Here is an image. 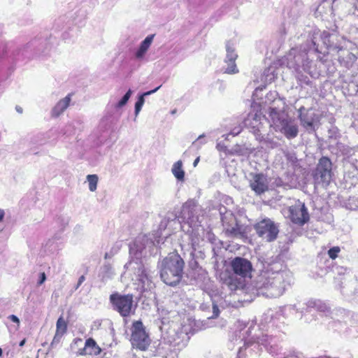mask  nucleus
I'll list each match as a JSON object with an SVG mask.
<instances>
[{"instance_id":"obj_35","label":"nucleus","mask_w":358,"mask_h":358,"mask_svg":"<svg viewBox=\"0 0 358 358\" xmlns=\"http://www.w3.org/2000/svg\"><path fill=\"white\" fill-rule=\"evenodd\" d=\"M4 215H5L4 210L2 209H0V222L3 221Z\"/></svg>"},{"instance_id":"obj_11","label":"nucleus","mask_w":358,"mask_h":358,"mask_svg":"<svg viewBox=\"0 0 358 358\" xmlns=\"http://www.w3.org/2000/svg\"><path fill=\"white\" fill-rule=\"evenodd\" d=\"M288 217L291 221L300 226L303 225L309 220V214L304 203L297 201L289 208Z\"/></svg>"},{"instance_id":"obj_1","label":"nucleus","mask_w":358,"mask_h":358,"mask_svg":"<svg viewBox=\"0 0 358 358\" xmlns=\"http://www.w3.org/2000/svg\"><path fill=\"white\" fill-rule=\"evenodd\" d=\"M292 275L289 271L282 269L280 263L269 264L258 277L255 287L257 294L268 298L281 296L286 287L290 285Z\"/></svg>"},{"instance_id":"obj_39","label":"nucleus","mask_w":358,"mask_h":358,"mask_svg":"<svg viewBox=\"0 0 358 358\" xmlns=\"http://www.w3.org/2000/svg\"><path fill=\"white\" fill-rule=\"evenodd\" d=\"M199 162V157H197L196 159H195V160L193 162V166L195 167L197 166L198 163Z\"/></svg>"},{"instance_id":"obj_14","label":"nucleus","mask_w":358,"mask_h":358,"mask_svg":"<svg viewBox=\"0 0 358 358\" xmlns=\"http://www.w3.org/2000/svg\"><path fill=\"white\" fill-rule=\"evenodd\" d=\"M250 186L257 194H261L268 189L266 179L263 174H255Z\"/></svg>"},{"instance_id":"obj_10","label":"nucleus","mask_w":358,"mask_h":358,"mask_svg":"<svg viewBox=\"0 0 358 358\" xmlns=\"http://www.w3.org/2000/svg\"><path fill=\"white\" fill-rule=\"evenodd\" d=\"M332 163L327 157L320 159L314 173V178L318 182L328 184L332 175Z\"/></svg>"},{"instance_id":"obj_5","label":"nucleus","mask_w":358,"mask_h":358,"mask_svg":"<svg viewBox=\"0 0 358 358\" xmlns=\"http://www.w3.org/2000/svg\"><path fill=\"white\" fill-rule=\"evenodd\" d=\"M201 207L194 200H189L182 206L180 218L189 225L192 229L197 228L201 222Z\"/></svg>"},{"instance_id":"obj_20","label":"nucleus","mask_w":358,"mask_h":358,"mask_svg":"<svg viewBox=\"0 0 358 358\" xmlns=\"http://www.w3.org/2000/svg\"><path fill=\"white\" fill-rule=\"evenodd\" d=\"M327 308V305L320 300L310 299L306 303V309L308 310L315 309L320 312H325Z\"/></svg>"},{"instance_id":"obj_31","label":"nucleus","mask_w":358,"mask_h":358,"mask_svg":"<svg viewBox=\"0 0 358 358\" xmlns=\"http://www.w3.org/2000/svg\"><path fill=\"white\" fill-rule=\"evenodd\" d=\"M46 280V275L44 272L40 273L38 285H41Z\"/></svg>"},{"instance_id":"obj_47","label":"nucleus","mask_w":358,"mask_h":358,"mask_svg":"<svg viewBox=\"0 0 358 358\" xmlns=\"http://www.w3.org/2000/svg\"><path fill=\"white\" fill-rule=\"evenodd\" d=\"M285 358H289V357H285Z\"/></svg>"},{"instance_id":"obj_28","label":"nucleus","mask_w":358,"mask_h":358,"mask_svg":"<svg viewBox=\"0 0 358 358\" xmlns=\"http://www.w3.org/2000/svg\"><path fill=\"white\" fill-rule=\"evenodd\" d=\"M340 251L341 249L339 247H333L330 248L328 251L329 257L332 259H335L338 257V254Z\"/></svg>"},{"instance_id":"obj_30","label":"nucleus","mask_w":358,"mask_h":358,"mask_svg":"<svg viewBox=\"0 0 358 358\" xmlns=\"http://www.w3.org/2000/svg\"><path fill=\"white\" fill-rule=\"evenodd\" d=\"M213 315L212 316L213 318H215V317H218V315L220 314L219 308L214 302L213 303Z\"/></svg>"},{"instance_id":"obj_17","label":"nucleus","mask_w":358,"mask_h":358,"mask_svg":"<svg viewBox=\"0 0 358 358\" xmlns=\"http://www.w3.org/2000/svg\"><path fill=\"white\" fill-rule=\"evenodd\" d=\"M71 101V94H68L64 99L59 100L51 110V116L57 117L62 114L69 107Z\"/></svg>"},{"instance_id":"obj_13","label":"nucleus","mask_w":358,"mask_h":358,"mask_svg":"<svg viewBox=\"0 0 358 358\" xmlns=\"http://www.w3.org/2000/svg\"><path fill=\"white\" fill-rule=\"evenodd\" d=\"M187 334L182 331L171 330L168 332V342L178 350L184 348L189 341Z\"/></svg>"},{"instance_id":"obj_22","label":"nucleus","mask_w":358,"mask_h":358,"mask_svg":"<svg viewBox=\"0 0 358 358\" xmlns=\"http://www.w3.org/2000/svg\"><path fill=\"white\" fill-rule=\"evenodd\" d=\"M227 55L224 62L236 61L238 58V55L235 51L234 44L231 41H227L226 43Z\"/></svg>"},{"instance_id":"obj_33","label":"nucleus","mask_w":358,"mask_h":358,"mask_svg":"<svg viewBox=\"0 0 358 358\" xmlns=\"http://www.w3.org/2000/svg\"><path fill=\"white\" fill-rule=\"evenodd\" d=\"M85 278L84 275H81L79 279H78V283L76 286V289H77L80 285L81 284L85 281Z\"/></svg>"},{"instance_id":"obj_12","label":"nucleus","mask_w":358,"mask_h":358,"mask_svg":"<svg viewBox=\"0 0 358 358\" xmlns=\"http://www.w3.org/2000/svg\"><path fill=\"white\" fill-rule=\"evenodd\" d=\"M124 267L130 273L132 280L138 281L143 285L148 281V275L142 262L131 260L126 264Z\"/></svg>"},{"instance_id":"obj_44","label":"nucleus","mask_w":358,"mask_h":358,"mask_svg":"<svg viewBox=\"0 0 358 358\" xmlns=\"http://www.w3.org/2000/svg\"><path fill=\"white\" fill-rule=\"evenodd\" d=\"M110 257L108 256V253H106L105 255V258L107 259V258H109Z\"/></svg>"},{"instance_id":"obj_7","label":"nucleus","mask_w":358,"mask_h":358,"mask_svg":"<svg viewBox=\"0 0 358 358\" xmlns=\"http://www.w3.org/2000/svg\"><path fill=\"white\" fill-rule=\"evenodd\" d=\"M131 331V342L132 345L141 350H146L150 345V339L142 322L136 321L134 322Z\"/></svg>"},{"instance_id":"obj_40","label":"nucleus","mask_w":358,"mask_h":358,"mask_svg":"<svg viewBox=\"0 0 358 358\" xmlns=\"http://www.w3.org/2000/svg\"><path fill=\"white\" fill-rule=\"evenodd\" d=\"M15 109H16L17 112H18L19 113H22V108L20 106H17L15 107Z\"/></svg>"},{"instance_id":"obj_34","label":"nucleus","mask_w":358,"mask_h":358,"mask_svg":"<svg viewBox=\"0 0 358 358\" xmlns=\"http://www.w3.org/2000/svg\"><path fill=\"white\" fill-rule=\"evenodd\" d=\"M241 131V127H236L234 128L232 131H231V134H233L234 136H236L237 134H238Z\"/></svg>"},{"instance_id":"obj_29","label":"nucleus","mask_w":358,"mask_h":358,"mask_svg":"<svg viewBox=\"0 0 358 358\" xmlns=\"http://www.w3.org/2000/svg\"><path fill=\"white\" fill-rule=\"evenodd\" d=\"M64 334L60 333H55V335L53 338V340L51 343V345L53 346L54 345H56L60 342V340Z\"/></svg>"},{"instance_id":"obj_9","label":"nucleus","mask_w":358,"mask_h":358,"mask_svg":"<svg viewBox=\"0 0 358 358\" xmlns=\"http://www.w3.org/2000/svg\"><path fill=\"white\" fill-rule=\"evenodd\" d=\"M258 236L267 242L276 239L279 230L275 224L270 219H264L255 225Z\"/></svg>"},{"instance_id":"obj_3","label":"nucleus","mask_w":358,"mask_h":358,"mask_svg":"<svg viewBox=\"0 0 358 358\" xmlns=\"http://www.w3.org/2000/svg\"><path fill=\"white\" fill-rule=\"evenodd\" d=\"M269 116L274 128L288 139H292L299 134V127L294 120L289 117L284 110L276 108H270Z\"/></svg>"},{"instance_id":"obj_37","label":"nucleus","mask_w":358,"mask_h":358,"mask_svg":"<svg viewBox=\"0 0 358 358\" xmlns=\"http://www.w3.org/2000/svg\"><path fill=\"white\" fill-rule=\"evenodd\" d=\"M152 94V93L151 92V91H148V92H145L144 93H143L141 95L145 98V96H149V95H151Z\"/></svg>"},{"instance_id":"obj_21","label":"nucleus","mask_w":358,"mask_h":358,"mask_svg":"<svg viewBox=\"0 0 358 358\" xmlns=\"http://www.w3.org/2000/svg\"><path fill=\"white\" fill-rule=\"evenodd\" d=\"M296 52L297 50L294 48L291 49L287 55V64L289 68L296 69V66H298L301 62V57L296 55Z\"/></svg>"},{"instance_id":"obj_23","label":"nucleus","mask_w":358,"mask_h":358,"mask_svg":"<svg viewBox=\"0 0 358 358\" xmlns=\"http://www.w3.org/2000/svg\"><path fill=\"white\" fill-rule=\"evenodd\" d=\"M225 66L223 67L224 73L227 74H235L238 72V69L236 64V61L233 62H224Z\"/></svg>"},{"instance_id":"obj_2","label":"nucleus","mask_w":358,"mask_h":358,"mask_svg":"<svg viewBox=\"0 0 358 358\" xmlns=\"http://www.w3.org/2000/svg\"><path fill=\"white\" fill-rule=\"evenodd\" d=\"M185 262L177 252H171L159 264L160 278L169 286H176L183 275Z\"/></svg>"},{"instance_id":"obj_16","label":"nucleus","mask_w":358,"mask_h":358,"mask_svg":"<svg viewBox=\"0 0 358 358\" xmlns=\"http://www.w3.org/2000/svg\"><path fill=\"white\" fill-rule=\"evenodd\" d=\"M101 352V348L93 338H88L85 341V347L80 350L81 355H98Z\"/></svg>"},{"instance_id":"obj_45","label":"nucleus","mask_w":358,"mask_h":358,"mask_svg":"<svg viewBox=\"0 0 358 358\" xmlns=\"http://www.w3.org/2000/svg\"><path fill=\"white\" fill-rule=\"evenodd\" d=\"M2 353H3L2 350H1V348H0V357L2 355Z\"/></svg>"},{"instance_id":"obj_38","label":"nucleus","mask_w":358,"mask_h":358,"mask_svg":"<svg viewBox=\"0 0 358 358\" xmlns=\"http://www.w3.org/2000/svg\"><path fill=\"white\" fill-rule=\"evenodd\" d=\"M83 340L81 338H76L74 340V343L76 345H78L79 343H82Z\"/></svg>"},{"instance_id":"obj_19","label":"nucleus","mask_w":358,"mask_h":358,"mask_svg":"<svg viewBox=\"0 0 358 358\" xmlns=\"http://www.w3.org/2000/svg\"><path fill=\"white\" fill-rule=\"evenodd\" d=\"M171 172L178 181H183L185 179V171L182 169V162L178 160L172 166Z\"/></svg>"},{"instance_id":"obj_18","label":"nucleus","mask_w":358,"mask_h":358,"mask_svg":"<svg viewBox=\"0 0 358 358\" xmlns=\"http://www.w3.org/2000/svg\"><path fill=\"white\" fill-rule=\"evenodd\" d=\"M153 38L154 35H149L141 43L139 48L136 52V57L137 59H140L144 57L151 45Z\"/></svg>"},{"instance_id":"obj_41","label":"nucleus","mask_w":358,"mask_h":358,"mask_svg":"<svg viewBox=\"0 0 358 358\" xmlns=\"http://www.w3.org/2000/svg\"><path fill=\"white\" fill-rule=\"evenodd\" d=\"M25 343H26V339L24 338V339H23L22 341H21L20 342L19 345H20V347H22V346H24V345L25 344Z\"/></svg>"},{"instance_id":"obj_46","label":"nucleus","mask_w":358,"mask_h":358,"mask_svg":"<svg viewBox=\"0 0 358 358\" xmlns=\"http://www.w3.org/2000/svg\"><path fill=\"white\" fill-rule=\"evenodd\" d=\"M150 355H151V356H155V355H156V354H155L154 352H152V353H151V354H150Z\"/></svg>"},{"instance_id":"obj_15","label":"nucleus","mask_w":358,"mask_h":358,"mask_svg":"<svg viewBox=\"0 0 358 358\" xmlns=\"http://www.w3.org/2000/svg\"><path fill=\"white\" fill-rule=\"evenodd\" d=\"M306 110L305 107L301 106L298 112L299 113V117L300 119L301 124L308 129L312 128L313 126V122L315 120L316 115L311 111V110H308L306 113L304 111Z\"/></svg>"},{"instance_id":"obj_25","label":"nucleus","mask_w":358,"mask_h":358,"mask_svg":"<svg viewBox=\"0 0 358 358\" xmlns=\"http://www.w3.org/2000/svg\"><path fill=\"white\" fill-rule=\"evenodd\" d=\"M57 333L64 334L66 331V323L61 317L57 321Z\"/></svg>"},{"instance_id":"obj_26","label":"nucleus","mask_w":358,"mask_h":358,"mask_svg":"<svg viewBox=\"0 0 358 358\" xmlns=\"http://www.w3.org/2000/svg\"><path fill=\"white\" fill-rule=\"evenodd\" d=\"M144 103H145V98L142 95H140L139 97L138 98L137 101L135 103V115H136V117L140 113Z\"/></svg>"},{"instance_id":"obj_8","label":"nucleus","mask_w":358,"mask_h":358,"mask_svg":"<svg viewBox=\"0 0 358 358\" xmlns=\"http://www.w3.org/2000/svg\"><path fill=\"white\" fill-rule=\"evenodd\" d=\"M222 222L224 232L228 237L241 238L244 236L243 227L238 223L232 213H226L222 217Z\"/></svg>"},{"instance_id":"obj_24","label":"nucleus","mask_w":358,"mask_h":358,"mask_svg":"<svg viewBox=\"0 0 358 358\" xmlns=\"http://www.w3.org/2000/svg\"><path fill=\"white\" fill-rule=\"evenodd\" d=\"M87 180L89 182V189L91 192H94L97 187L98 176L96 175H88Z\"/></svg>"},{"instance_id":"obj_43","label":"nucleus","mask_w":358,"mask_h":358,"mask_svg":"<svg viewBox=\"0 0 358 358\" xmlns=\"http://www.w3.org/2000/svg\"><path fill=\"white\" fill-rule=\"evenodd\" d=\"M160 87H161V85H159V87H156V88H155V89H154V90H150V91H151V92H152V94H154V93H155V92H157V91L160 88Z\"/></svg>"},{"instance_id":"obj_6","label":"nucleus","mask_w":358,"mask_h":358,"mask_svg":"<svg viewBox=\"0 0 358 358\" xmlns=\"http://www.w3.org/2000/svg\"><path fill=\"white\" fill-rule=\"evenodd\" d=\"M110 300L113 309L117 311L122 317H129L134 313L133 295L113 294L110 296Z\"/></svg>"},{"instance_id":"obj_27","label":"nucleus","mask_w":358,"mask_h":358,"mask_svg":"<svg viewBox=\"0 0 358 358\" xmlns=\"http://www.w3.org/2000/svg\"><path fill=\"white\" fill-rule=\"evenodd\" d=\"M131 94H132V91L131 90H129L127 91V92L121 99V100L117 103V107L121 108V107L124 106L129 101Z\"/></svg>"},{"instance_id":"obj_4","label":"nucleus","mask_w":358,"mask_h":358,"mask_svg":"<svg viewBox=\"0 0 358 358\" xmlns=\"http://www.w3.org/2000/svg\"><path fill=\"white\" fill-rule=\"evenodd\" d=\"M231 267L234 273L241 278L238 279L236 276H229L225 279L224 284L231 291L242 289L245 285L244 278L250 277L252 269V264L245 258L236 257L231 262Z\"/></svg>"},{"instance_id":"obj_42","label":"nucleus","mask_w":358,"mask_h":358,"mask_svg":"<svg viewBox=\"0 0 358 358\" xmlns=\"http://www.w3.org/2000/svg\"><path fill=\"white\" fill-rule=\"evenodd\" d=\"M104 269H106V271L107 272H110V271H111V267H110V266H104Z\"/></svg>"},{"instance_id":"obj_32","label":"nucleus","mask_w":358,"mask_h":358,"mask_svg":"<svg viewBox=\"0 0 358 358\" xmlns=\"http://www.w3.org/2000/svg\"><path fill=\"white\" fill-rule=\"evenodd\" d=\"M8 318L9 320H10L12 322L16 323L17 324V326L19 327L20 325V319L15 315H10L8 317Z\"/></svg>"},{"instance_id":"obj_36","label":"nucleus","mask_w":358,"mask_h":358,"mask_svg":"<svg viewBox=\"0 0 358 358\" xmlns=\"http://www.w3.org/2000/svg\"><path fill=\"white\" fill-rule=\"evenodd\" d=\"M203 137H204V135H203V134L200 135V136L197 138L196 141H194V142H193L192 145H196V141H200L201 139H202Z\"/></svg>"}]
</instances>
